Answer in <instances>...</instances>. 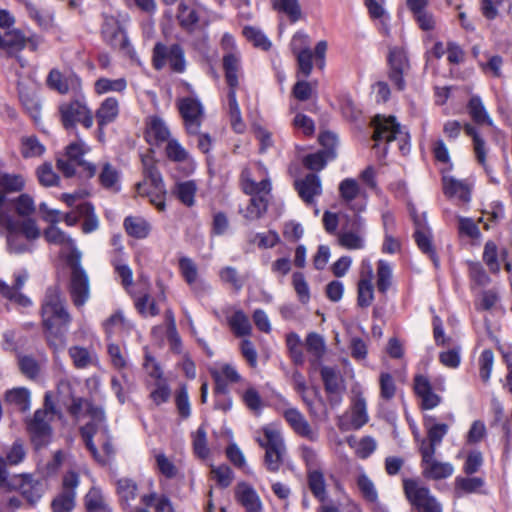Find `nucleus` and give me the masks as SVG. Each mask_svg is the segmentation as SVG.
<instances>
[{
    "instance_id": "nucleus-44",
    "label": "nucleus",
    "mask_w": 512,
    "mask_h": 512,
    "mask_svg": "<svg viewBox=\"0 0 512 512\" xmlns=\"http://www.w3.org/2000/svg\"><path fill=\"white\" fill-rule=\"evenodd\" d=\"M105 332L108 337L115 334L128 333L131 329V324L126 320L121 311L115 312L103 324Z\"/></svg>"
},
{
    "instance_id": "nucleus-52",
    "label": "nucleus",
    "mask_w": 512,
    "mask_h": 512,
    "mask_svg": "<svg viewBox=\"0 0 512 512\" xmlns=\"http://www.w3.org/2000/svg\"><path fill=\"white\" fill-rule=\"evenodd\" d=\"M468 110L471 118L477 124H487L492 125V120L489 117L484 104L479 96H473L469 100Z\"/></svg>"
},
{
    "instance_id": "nucleus-5",
    "label": "nucleus",
    "mask_w": 512,
    "mask_h": 512,
    "mask_svg": "<svg viewBox=\"0 0 512 512\" xmlns=\"http://www.w3.org/2000/svg\"><path fill=\"white\" fill-rule=\"evenodd\" d=\"M257 443L265 449L264 465L270 472H278L283 464L286 446L281 433L272 426H265L262 435L256 438Z\"/></svg>"
},
{
    "instance_id": "nucleus-54",
    "label": "nucleus",
    "mask_w": 512,
    "mask_h": 512,
    "mask_svg": "<svg viewBox=\"0 0 512 512\" xmlns=\"http://www.w3.org/2000/svg\"><path fill=\"white\" fill-rule=\"evenodd\" d=\"M483 261L491 273L500 272L499 252L493 241H487L483 250Z\"/></svg>"
},
{
    "instance_id": "nucleus-34",
    "label": "nucleus",
    "mask_w": 512,
    "mask_h": 512,
    "mask_svg": "<svg viewBox=\"0 0 512 512\" xmlns=\"http://www.w3.org/2000/svg\"><path fill=\"white\" fill-rule=\"evenodd\" d=\"M119 111V101L115 97L105 98L95 113L99 127H104L114 122L119 115Z\"/></svg>"
},
{
    "instance_id": "nucleus-14",
    "label": "nucleus",
    "mask_w": 512,
    "mask_h": 512,
    "mask_svg": "<svg viewBox=\"0 0 512 512\" xmlns=\"http://www.w3.org/2000/svg\"><path fill=\"white\" fill-rule=\"evenodd\" d=\"M178 108L184 120L187 133L198 134L203 116L201 103L193 97H185L178 101Z\"/></svg>"
},
{
    "instance_id": "nucleus-58",
    "label": "nucleus",
    "mask_w": 512,
    "mask_h": 512,
    "mask_svg": "<svg viewBox=\"0 0 512 512\" xmlns=\"http://www.w3.org/2000/svg\"><path fill=\"white\" fill-rule=\"evenodd\" d=\"M196 190V184L191 180L177 183L175 187V193L178 199L187 206L194 204Z\"/></svg>"
},
{
    "instance_id": "nucleus-20",
    "label": "nucleus",
    "mask_w": 512,
    "mask_h": 512,
    "mask_svg": "<svg viewBox=\"0 0 512 512\" xmlns=\"http://www.w3.org/2000/svg\"><path fill=\"white\" fill-rule=\"evenodd\" d=\"M403 487L407 499L417 510L426 505V503L435 499L429 488L420 484L416 480H404Z\"/></svg>"
},
{
    "instance_id": "nucleus-2",
    "label": "nucleus",
    "mask_w": 512,
    "mask_h": 512,
    "mask_svg": "<svg viewBox=\"0 0 512 512\" xmlns=\"http://www.w3.org/2000/svg\"><path fill=\"white\" fill-rule=\"evenodd\" d=\"M0 235L6 239L9 254L22 255L33 252L34 242L41 236V231L31 218L16 220L0 213Z\"/></svg>"
},
{
    "instance_id": "nucleus-10",
    "label": "nucleus",
    "mask_w": 512,
    "mask_h": 512,
    "mask_svg": "<svg viewBox=\"0 0 512 512\" xmlns=\"http://www.w3.org/2000/svg\"><path fill=\"white\" fill-rule=\"evenodd\" d=\"M28 38L19 29L0 30V56L15 57L21 67L27 65V61L19 56L26 47Z\"/></svg>"
},
{
    "instance_id": "nucleus-62",
    "label": "nucleus",
    "mask_w": 512,
    "mask_h": 512,
    "mask_svg": "<svg viewBox=\"0 0 512 512\" xmlns=\"http://www.w3.org/2000/svg\"><path fill=\"white\" fill-rule=\"evenodd\" d=\"M243 34L248 41H250L255 47L262 50H268L271 47V42L259 29L246 26L243 28Z\"/></svg>"
},
{
    "instance_id": "nucleus-17",
    "label": "nucleus",
    "mask_w": 512,
    "mask_h": 512,
    "mask_svg": "<svg viewBox=\"0 0 512 512\" xmlns=\"http://www.w3.org/2000/svg\"><path fill=\"white\" fill-rule=\"evenodd\" d=\"M211 376L215 382V394H228V384L242 381V377L237 369L228 363L220 365L218 368L210 370Z\"/></svg>"
},
{
    "instance_id": "nucleus-21",
    "label": "nucleus",
    "mask_w": 512,
    "mask_h": 512,
    "mask_svg": "<svg viewBox=\"0 0 512 512\" xmlns=\"http://www.w3.org/2000/svg\"><path fill=\"white\" fill-rule=\"evenodd\" d=\"M356 484L362 497L370 503L374 509H377L378 512H387L379 502L378 492L374 482L366 474L363 468L358 469Z\"/></svg>"
},
{
    "instance_id": "nucleus-22",
    "label": "nucleus",
    "mask_w": 512,
    "mask_h": 512,
    "mask_svg": "<svg viewBox=\"0 0 512 512\" xmlns=\"http://www.w3.org/2000/svg\"><path fill=\"white\" fill-rule=\"evenodd\" d=\"M44 238L50 244L58 245L63 249L70 250V259L74 260L78 258V260H80L81 253L76 249L74 240L55 224H51L47 229H45Z\"/></svg>"
},
{
    "instance_id": "nucleus-55",
    "label": "nucleus",
    "mask_w": 512,
    "mask_h": 512,
    "mask_svg": "<svg viewBox=\"0 0 512 512\" xmlns=\"http://www.w3.org/2000/svg\"><path fill=\"white\" fill-rule=\"evenodd\" d=\"M347 442L350 447L355 448L357 456L362 459L369 457L377 447L375 439L370 436L362 438L359 442H356L353 437H350Z\"/></svg>"
},
{
    "instance_id": "nucleus-32",
    "label": "nucleus",
    "mask_w": 512,
    "mask_h": 512,
    "mask_svg": "<svg viewBox=\"0 0 512 512\" xmlns=\"http://www.w3.org/2000/svg\"><path fill=\"white\" fill-rule=\"evenodd\" d=\"M68 354L77 369H86L90 366H97L99 363L98 356L93 349L82 346H71Z\"/></svg>"
},
{
    "instance_id": "nucleus-30",
    "label": "nucleus",
    "mask_w": 512,
    "mask_h": 512,
    "mask_svg": "<svg viewBox=\"0 0 512 512\" xmlns=\"http://www.w3.org/2000/svg\"><path fill=\"white\" fill-rule=\"evenodd\" d=\"M21 491V494L26 498L30 504H35L39 501L43 494V485L33 480L30 475H19L14 479Z\"/></svg>"
},
{
    "instance_id": "nucleus-46",
    "label": "nucleus",
    "mask_w": 512,
    "mask_h": 512,
    "mask_svg": "<svg viewBox=\"0 0 512 512\" xmlns=\"http://www.w3.org/2000/svg\"><path fill=\"white\" fill-rule=\"evenodd\" d=\"M5 401L25 412L30 408V391L24 387L13 388L6 392Z\"/></svg>"
},
{
    "instance_id": "nucleus-37",
    "label": "nucleus",
    "mask_w": 512,
    "mask_h": 512,
    "mask_svg": "<svg viewBox=\"0 0 512 512\" xmlns=\"http://www.w3.org/2000/svg\"><path fill=\"white\" fill-rule=\"evenodd\" d=\"M443 190L446 196L459 199L462 202L470 200V189L468 185L452 176H443Z\"/></svg>"
},
{
    "instance_id": "nucleus-49",
    "label": "nucleus",
    "mask_w": 512,
    "mask_h": 512,
    "mask_svg": "<svg viewBox=\"0 0 512 512\" xmlns=\"http://www.w3.org/2000/svg\"><path fill=\"white\" fill-rule=\"evenodd\" d=\"M484 485V480L480 477H456L455 493L457 496L463 494L477 493Z\"/></svg>"
},
{
    "instance_id": "nucleus-60",
    "label": "nucleus",
    "mask_w": 512,
    "mask_h": 512,
    "mask_svg": "<svg viewBox=\"0 0 512 512\" xmlns=\"http://www.w3.org/2000/svg\"><path fill=\"white\" fill-rule=\"evenodd\" d=\"M241 399L246 407L254 413H259L262 409L263 403L262 398L257 389L251 385L240 393Z\"/></svg>"
},
{
    "instance_id": "nucleus-45",
    "label": "nucleus",
    "mask_w": 512,
    "mask_h": 512,
    "mask_svg": "<svg viewBox=\"0 0 512 512\" xmlns=\"http://www.w3.org/2000/svg\"><path fill=\"white\" fill-rule=\"evenodd\" d=\"M177 20L182 28L191 31L198 23L199 16L194 7L185 1H181L177 8Z\"/></svg>"
},
{
    "instance_id": "nucleus-50",
    "label": "nucleus",
    "mask_w": 512,
    "mask_h": 512,
    "mask_svg": "<svg viewBox=\"0 0 512 512\" xmlns=\"http://www.w3.org/2000/svg\"><path fill=\"white\" fill-rule=\"evenodd\" d=\"M101 185L113 191L120 189V173L110 163H105L99 175Z\"/></svg>"
},
{
    "instance_id": "nucleus-15",
    "label": "nucleus",
    "mask_w": 512,
    "mask_h": 512,
    "mask_svg": "<svg viewBox=\"0 0 512 512\" xmlns=\"http://www.w3.org/2000/svg\"><path fill=\"white\" fill-rule=\"evenodd\" d=\"M423 477L430 480H441L454 473V467L449 462H441L435 458L436 451H420Z\"/></svg>"
},
{
    "instance_id": "nucleus-47",
    "label": "nucleus",
    "mask_w": 512,
    "mask_h": 512,
    "mask_svg": "<svg viewBox=\"0 0 512 512\" xmlns=\"http://www.w3.org/2000/svg\"><path fill=\"white\" fill-rule=\"evenodd\" d=\"M415 241L419 249L430 256L435 266H438V258L436 257L430 231L417 224V228L414 233Z\"/></svg>"
},
{
    "instance_id": "nucleus-13",
    "label": "nucleus",
    "mask_w": 512,
    "mask_h": 512,
    "mask_svg": "<svg viewBox=\"0 0 512 512\" xmlns=\"http://www.w3.org/2000/svg\"><path fill=\"white\" fill-rule=\"evenodd\" d=\"M72 267L70 294L76 306H83L90 296L89 278L80 265V260L69 259Z\"/></svg>"
},
{
    "instance_id": "nucleus-38",
    "label": "nucleus",
    "mask_w": 512,
    "mask_h": 512,
    "mask_svg": "<svg viewBox=\"0 0 512 512\" xmlns=\"http://www.w3.org/2000/svg\"><path fill=\"white\" fill-rule=\"evenodd\" d=\"M126 233L136 239H145L151 231L150 223L140 216H128L123 222Z\"/></svg>"
},
{
    "instance_id": "nucleus-40",
    "label": "nucleus",
    "mask_w": 512,
    "mask_h": 512,
    "mask_svg": "<svg viewBox=\"0 0 512 512\" xmlns=\"http://www.w3.org/2000/svg\"><path fill=\"white\" fill-rule=\"evenodd\" d=\"M368 420L366 400L361 393H357L351 408V425L354 429H360Z\"/></svg>"
},
{
    "instance_id": "nucleus-57",
    "label": "nucleus",
    "mask_w": 512,
    "mask_h": 512,
    "mask_svg": "<svg viewBox=\"0 0 512 512\" xmlns=\"http://www.w3.org/2000/svg\"><path fill=\"white\" fill-rule=\"evenodd\" d=\"M286 345L291 359L297 365L304 363L305 357L301 348L302 342L298 334L292 332L286 337Z\"/></svg>"
},
{
    "instance_id": "nucleus-3",
    "label": "nucleus",
    "mask_w": 512,
    "mask_h": 512,
    "mask_svg": "<svg viewBox=\"0 0 512 512\" xmlns=\"http://www.w3.org/2000/svg\"><path fill=\"white\" fill-rule=\"evenodd\" d=\"M242 189L246 194L251 195L249 203L245 208H240L239 212L248 221L260 219L267 211L268 194L271 191L270 180L265 177L256 181L251 172L244 169L241 174Z\"/></svg>"
},
{
    "instance_id": "nucleus-31",
    "label": "nucleus",
    "mask_w": 512,
    "mask_h": 512,
    "mask_svg": "<svg viewBox=\"0 0 512 512\" xmlns=\"http://www.w3.org/2000/svg\"><path fill=\"white\" fill-rule=\"evenodd\" d=\"M223 67L229 90L236 92L238 78L241 69V55L239 52H228L223 56Z\"/></svg>"
},
{
    "instance_id": "nucleus-64",
    "label": "nucleus",
    "mask_w": 512,
    "mask_h": 512,
    "mask_svg": "<svg viewBox=\"0 0 512 512\" xmlns=\"http://www.w3.org/2000/svg\"><path fill=\"white\" fill-rule=\"evenodd\" d=\"M76 493L61 492L51 503L53 512H71L75 506Z\"/></svg>"
},
{
    "instance_id": "nucleus-33",
    "label": "nucleus",
    "mask_w": 512,
    "mask_h": 512,
    "mask_svg": "<svg viewBox=\"0 0 512 512\" xmlns=\"http://www.w3.org/2000/svg\"><path fill=\"white\" fill-rule=\"evenodd\" d=\"M170 131L163 119L152 116L148 119L146 125L147 141L153 144H161L169 141Z\"/></svg>"
},
{
    "instance_id": "nucleus-19",
    "label": "nucleus",
    "mask_w": 512,
    "mask_h": 512,
    "mask_svg": "<svg viewBox=\"0 0 512 512\" xmlns=\"http://www.w3.org/2000/svg\"><path fill=\"white\" fill-rule=\"evenodd\" d=\"M283 416L296 434L310 441L318 440V432L312 429L305 416L298 409L288 408L284 411Z\"/></svg>"
},
{
    "instance_id": "nucleus-6",
    "label": "nucleus",
    "mask_w": 512,
    "mask_h": 512,
    "mask_svg": "<svg viewBox=\"0 0 512 512\" xmlns=\"http://www.w3.org/2000/svg\"><path fill=\"white\" fill-rule=\"evenodd\" d=\"M55 409L50 400V394H45L44 408L34 413L32 419L27 423V429L31 440L37 448L47 445L52 437L50 423L55 417Z\"/></svg>"
},
{
    "instance_id": "nucleus-42",
    "label": "nucleus",
    "mask_w": 512,
    "mask_h": 512,
    "mask_svg": "<svg viewBox=\"0 0 512 512\" xmlns=\"http://www.w3.org/2000/svg\"><path fill=\"white\" fill-rule=\"evenodd\" d=\"M304 345L313 362L320 361L326 353L325 339L316 332L307 334Z\"/></svg>"
},
{
    "instance_id": "nucleus-43",
    "label": "nucleus",
    "mask_w": 512,
    "mask_h": 512,
    "mask_svg": "<svg viewBox=\"0 0 512 512\" xmlns=\"http://www.w3.org/2000/svg\"><path fill=\"white\" fill-rule=\"evenodd\" d=\"M127 88V81L125 78L110 79L101 77L94 83V92L97 95H103L109 92L122 93Z\"/></svg>"
},
{
    "instance_id": "nucleus-51",
    "label": "nucleus",
    "mask_w": 512,
    "mask_h": 512,
    "mask_svg": "<svg viewBox=\"0 0 512 512\" xmlns=\"http://www.w3.org/2000/svg\"><path fill=\"white\" fill-rule=\"evenodd\" d=\"M85 504L88 512H111L105 502L102 492L98 488H91L85 497Z\"/></svg>"
},
{
    "instance_id": "nucleus-25",
    "label": "nucleus",
    "mask_w": 512,
    "mask_h": 512,
    "mask_svg": "<svg viewBox=\"0 0 512 512\" xmlns=\"http://www.w3.org/2000/svg\"><path fill=\"white\" fill-rule=\"evenodd\" d=\"M47 84L60 94H66L70 90L79 89L81 87V80L73 73L63 76L59 70L52 69L47 77Z\"/></svg>"
},
{
    "instance_id": "nucleus-23",
    "label": "nucleus",
    "mask_w": 512,
    "mask_h": 512,
    "mask_svg": "<svg viewBox=\"0 0 512 512\" xmlns=\"http://www.w3.org/2000/svg\"><path fill=\"white\" fill-rule=\"evenodd\" d=\"M414 390L421 399L423 409H433L441 402V397L432 391L429 379L423 375H417L414 378Z\"/></svg>"
},
{
    "instance_id": "nucleus-63",
    "label": "nucleus",
    "mask_w": 512,
    "mask_h": 512,
    "mask_svg": "<svg viewBox=\"0 0 512 512\" xmlns=\"http://www.w3.org/2000/svg\"><path fill=\"white\" fill-rule=\"evenodd\" d=\"M141 500L146 507H153L155 512H173L172 505L166 497L151 493L144 495Z\"/></svg>"
},
{
    "instance_id": "nucleus-61",
    "label": "nucleus",
    "mask_w": 512,
    "mask_h": 512,
    "mask_svg": "<svg viewBox=\"0 0 512 512\" xmlns=\"http://www.w3.org/2000/svg\"><path fill=\"white\" fill-rule=\"evenodd\" d=\"M102 33L104 38L113 47L123 46L126 40L123 31L120 29L116 22H113L111 25L106 23L103 26Z\"/></svg>"
},
{
    "instance_id": "nucleus-27",
    "label": "nucleus",
    "mask_w": 512,
    "mask_h": 512,
    "mask_svg": "<svg viewBox=\"0 0 512 512\" xmlns=\"http://www.w3.org/2000/svg\"><path fill=\"white\" fill-rule=\"evenodd\" d=\"M89 150L86 144L82 141L73 142L66 148V157L72 161H76L81 168V173L86 177L91 178L96 174V166L83 159L84 154Z\"/></svg>"
},
{
    "instance_id": "nucleus-26",
    "label": "nucleus",
    "mask_w": 512,
    "mask_h": 512,
    "mask_svg": "<svg viewBox=\"0 0 512 512\" xmlns=\"http://www.w3.org/2000/svg\"><path fill=\"white\" fill-rule=\"evenodd\" d=\"M235 497L237 501L244 507L246 512H260L262 502L255 489L245 483L240 482L235 488Z\"/></svg>"
},
{
    "instance_id": "nucleus-35",
    "label": "nucleus",
    "mask_w": 512,
    "mask_h": 512,
    "mask_svg": "<svg viewBox=\"0 0 512 512\" xmlns=\"http://www.w3.org/2000/svg\"><path fill=\"white\" fill-rule=\"evenodd\" d=\"M166 155L170 160L184 164L187 173L192 172L195 168V163L192 157L176 139H170L167 141Z\"/></svg>"
},
{
    "instance_id": "nucleus-8",
    "label": "nucleus",
    "mask_w": 512,
    "mask_h": 512,
    "mask_svg": "<svg viewBox=\"0 0 512 512\" xmlns=\"http://www.w3.org/2000/svg\"><path fill=\"white\" fill-rule=\"evenodd\" d=\"M58 111L65 129L75 128L78 123H81L87 129L93 126V114L88 108L84 96L62 102Z\"/></svg>"
},
{
    "instance_id": "nucleus-59",
    "label": "nucleus",
    "mask_w": 512,
    "mask_h": 512,
    "mask_svg": "<svg viewBox=\"0 0 512 512\" xmlns=\"http://www.w3.org/2000/svg\"><path fill=\"white\" fill-rule=\"evenodd\" d=\"M309 487L316 498L321 502L326 499V485L323 474L318 470L309 472Z\"/></svg>"
},
{
    "instance_id": "nucleus-18",
    "label": "nucleus",
    "mask_w": 512,
    "mask_h": 512,
    "mask_svg": "<svg viewBox=\"0 0 512 512\" xmlns=\"http://www.w3.org/2000/svg\"><path fill=\"white\" fill-rule=\"evenodd\" d=\"M424 425L427 429V438L419 440V451H436L449 427L444 423H435L431 417L425 419Z\"/></svg>"
},
{
    "instance_id": "nucleus-36",
    "label": "nucleus",
    "mask_w": 512,
    "mask_h": 512,
    "mask_svg": "<svg viewBox=\"0 0 512 512\" xmlns=\"http://www.w3.org/2000/svg\"><path fill=\"white\" fill-rule=\"evenodd\" d=\"M296 188L306 203H312L313 198L322 192L320 178L315 174H308L303 180L297 181Z\"/></svg>"
},
{
    "instance_id": "nucleus-39",
    "label": "nucleus",
    "mask_w": 512,
    "mask_h": 512,
    "mask_svg": "<svg viewBox=\"0 0 512 512\" xmlns=\"http://www.w3.org/2000/svg\"><path fill=\"white\" fill-rule=\"evenodd\" d=\"M116 490L121 505L125 508L131 507L138 495L136 483L128 478L119 479L116 482Z\"/></svg>"
},
{
    "instance_id": "nucleus-41",
    "label": "nucleus",
    "mask_w": 512,
    "mask_h": 512,
    "mask_svg": "<svg viewBox=\"0 0 512 512\" xmlns=\"http://www.w3.org/2000/svg\"><path fill=\"white\" fill-rule=\"evenodd\" d=\"M228 113L233 130L236 133H243L246 125L241 116V110L237 102L236 92L228 90L227 93Z\"/></svg>"
},
{
    "instance_id": "nucleus-16",
    "label": "nucleus",
    "mask_w": 512,
    "mask_h": 512,
    "mask_svg": "<svg viewBox=\"0 0 512 512\" xmlns=\"http://www.w3.org/2000/svg\"><path fill=\"white\" fill-rule=\"evenodd\" d=\"M388 59L391 68L389 78L399 90H403L405 88L403 76L409 69L407 55L402 48L393 47L390 49Z\"/></svg>"
},
{
    "instance_id": "nucleus-12",
    "label": "nucleus",
    "mask_w": 512,
    "mask_h": 512,
    "mask_svg": "<svg viewBox=\"0 0 512 512\" xmlns=\"http://www.w3.org/2000/svg\"><path fill=\"white\" fill-rule=\"evenodd\" d=\"M365 220L360 215H354L338 234V243L348 250H359L365 246Z\"/></svg>"
},
{
    "instance_id": "nucleus-7",
    "label": "nucleus",
    "mask_w": 512,
    "mask_h": 512,
    "mask_svg": "<svg viewBox=\"0 0 512 512\" xmlns=\"http://www.w3.org/2000/svg\"><path fill=\"white\" fill-rule=\"evenodd\" d=\"M375 127L373 140L375 142L385 141L387 144L397 143L398 149L405 154L409 149V134L404 131L396 122L395 117H384L377 115L373 119Z\"/></svg>"
},
{
    "instance_id": "nucleus-11",
    "label": "nucleus",
    "mask_w": 512,
    "mask_h": 512,
    "mask_svg": "<svg viewBox=\"0 0 512 512\" xmlns=\"http://www.w3.org/2000/svg\"><path fill=\"white\" fill-rule=\"evenodd\" d=\"M341 201L350 210L357 213L363 212L367 205V194L361 189L359 183L354 178L343 179L338 187Z\"/></svg>"
},
{
    "instance_id": "nucleus-4",
    "label": "nucleus",
    "mask_w": 512,
    "mask_h": 512,
    "mask_svg": "<svg viewBox=\"0 0 512 512\" xmlns=\"http://www.w3.org/2000/svg\"><path fill=\"white\" fill-rule=\"evenodd\" d=\"M142 165L144 179L136 184V191L138 195L147 197L159 212H163L166 209V189L162 176L151 157H143Z\"/></svg>"
},
{
    "instance_id": "nucleus-48",
    "label": "nucleus",
    "mask_w": 512,
    "mask_h": 512,
    "mask_svg": "<svg viewBox=\"0 0 512 512\" xmlns=\"http://www.w3.org/2000/svg\"><path fill=\"white\" fill-rule=\"evenodd\" d=\"M228 323L236 336H248L252 326L248 316L241 310H237L229 319Z\"/></svg>"
},
{
    "instance_id": "nucleus-53",
    "label": "nucleus",
    "mask_w": 512,
    "mask_h": 512,
    "mask_svg": "<svg viewBox=\"0 0 512 512\" xmlns=\"http://www.w3.org/2000/svg\"><path fill=\"white\" fill-rule=\"evenodd\" d=\"M78 212L81 218H84L82 224V230L84 233H90L95 231L98 226V218L94 213L93 206L88 202H82L78 204Z\"/></svg>"
},
{
    "instance_id": "nucleus-9",
    "label": "nucleus",
    "mask_w": 512,
    "mask_h": 512,
    "mask_svg": "<svg viewBox=\"0 0 512 512\" xmlns=\"http://www.w3.org/2000/svg\"><path fill=\"white\" fill-rule=\"evenodd\" d=\"M153 66L157 70L169 66L173 72L183 73L186 69V60L183 48L178 44L165 45L156 43L153 48Z\"/></svg>"
},
{
    "instance_id": "nucleus-1",
    "label": "nucleus",
    "mask_w": 512,
    "mask_h": 512,
    "mask_svg": "<svg viewBox=\"0 0 512 512\" xmlns=\"http://www.w3.org/2000/svg\"><path fill=\"white\" fill-rule=\"evenodd\" d=\"M42 320L49 346L55 351L64 349L71 317L59 290L55 287L49 288L46 292L42 304Z\"/></svg>"
},
{
    "instance_id": "nucleus-56",
    "label": "nucleus",
    "mask_w": 512,
    "mask_h": 512,
    "mask_svg": "<svg viewBox=\"0 0 512 512\" xmlns=\"http://www.w3.org/2000/svg\"><path fill=\"white\" fill-rule=\"evenodd\" d=\"M45 151V147L35 136L23 137L21 141V153L25 158L39 157Z\"/></svg>"
},
{
    "instance_id": "nucleus-29",
    "label": "nucleus",
    "mask_w": 512,
    "mask_h": 512,
    "mask_svg": "<svg viewBox=\"0 0 512 512\" xmlns=\"http://www.w3.org/2000/svg\"><path fill=\"white\" fill-rule=\"evenodd\" d=\"M179 268L183 278L194 291L210 290V286L205 281L198 278L197 265L190 258H181L179 260Z\"/></svg>"
},
{
    "instance_id": "nucleus-28",
    "label": "nucleus",
    "mask_w": 512,
    "mask_h": 512,
    "mask_svg": "<svg viewBox=\"0 0 512 512\" xmlns=\"http://www.w3.org/2000/svg\"><path fill=\"white\" fill-rule=\"evenodd\" d=\"M89 414L91 416V422L87 423L81 428V435L87 448L90 450L93 456L96 457L97 449L93 443V436L97 428L103 425L105 421V415L103 410L100 408H91L89 410Z\"/></svg>"
},
{
    "instance_id": "nucleus-24",
    "label": "nucleus",
    "mask_w": 512,
    "mask_h": 512,
    "mask_svg": "<svg viewBox=\"0 0 512 512\" xmlns=\"http://www.w3.org/2000/svg\"><path fill=\"white\" fill-rule=\"evenodd\" d=\"M325 390L327 393L334 395L331 399L332 405H338L341 402L340 394L344 390L343 379L336 369L324 366L320 371Z\"/></svg>"
}]
</instances>
